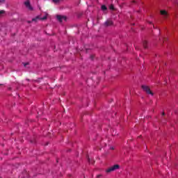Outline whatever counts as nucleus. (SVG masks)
Listing matches in <instances>:
<instances>
[{"instance_id":"f03ea898","label":"nucleus","mask_w":178,"mask_h":178,"mask_svg":"<svg viewBox=\"0 0 178 178\" xmlns=\"http://www.w3.org/2000/svg\"><path fill=\"white\" fill-rule=\"evenodd\" d=\"M49 15L47 13H44L43 17L38 16L35 18H33L32 19V22H37V20H47V18L48 17Z\"/></svg>"},{"instance_id":"ddd939ff","label":"nucleus","mask_w":178,"mask_h":178,"mask_svg":"<svg viewBox=\"0 0 178 178\" xmlns=\"http://www.w3.org/2000/svg\"><path fill=\"white\" fill-rule=\"evenodd\" d=\"M27 65H29V63H24V67H26L27 66Z\"/></svg>"},{"instance_id":"aec40b11","label":"nucleus","mask_w":178,"mask_h":178,"mask_svg":"<svg viewBox=\"0 0 178 178\" xmlns=\"http://www.w3.org/2000/svg\"><path fill=\"white\" fill-rule=\"evenodd\" d=\"M132 2H134V3L135 1H133Z\"/></svg>"},{"instance_id":"20e7f679","label":"nucleus","mask_w":178,"mask_h":178,"mask_svg":"<svg viewBox=\"0 0 178 178\" xmlns=\"http://www.w3.org/2000/svg\"><path fill=\"white\" fill-rule=\"evenodd\" d=\"M24 5H25L26 8H27V9H29V10H33V6H31V4H30V1H25Z\"/></svg>"},{"instance_id":"1a4fd4ad","label":"nucleus","mask_w":178,"mask_h":178,"mask_svg":"<svg viewBox=\"0 0 178 178\" xmlns=\"http://www.w3.org/2000/svg\"><path fill=\"white\" fill-rule=\"evenodd\" d=\"M147 44H148V42H147L146 40L143 41V47H144V48L147 49L148 47H147Z\"/></svg>"},{"instance_id":"9b49d317","label":"nucleus","mask_w":178,"mask_h":178,"mask_svg":"<svg viewBox=\"0 0 178 178\" xmlns=\"http://www.w3.org/2000/svg\"><path fill=\"white\" fill-rule=\"evenodd\" d=\"M111 172H112V167L106 170V173H111Z\"/></svg>"},{"instance_id":"f257e3e1","label":"nucleus","mask_w":178,"mask_h":178,"mask_svg":"<svg viewBox=\"0 0 178 178\" xmlns=\"http://www.w3.org/2000/svg\"><path fill=\"white\" fill-rule=\"evenodd\" d=\"M141 88L143 90V91H145V92H146V94H149L150 95H154V92H152V91H151L149 86H147L145 85H142Z\"/></svg>"},{"instance_id":"9d476101","label":"nucleus","mask_w":178,"mask_h":178,"mask_svg":"<svg viewBox=\"0 0 178 178\" xmlns=\"http://www.w3.org/2000/svg\"><path fill=\"white\" fill-rule=\"evenodd\" d=\"M60 1L61 0H52V2H54V3H59Z\"/></svg>"},{"instance_id":"4468645a","label":"nucleus","mask_w":178,"mask_h":178,"mask_svg":"<svg viewBox=\"0 0 178 178\" xmlns=\"http://www.w3.org/2000/svg\"><path fill=\"white\" fill-rule=\"evenodd\" d=\"M112 10H115V7L112 6Z\"/></svg>"},{"instance_id":"2eb2a0df","label":"nucleus","mask_w":178,"mask_h":178,"mask_svg":"<svg viewBox=\"0 0 178 178\" xmlns=\"http://www.w3.org/2000/svg\"><path fill=\"white\" fill-rule=\"evenodd\" d=\"M149 24H152V22H149Z\"/></svg>"},{"instance_id":"6ab92c4d","label":"nucleus","mask_w":178,"mask_h":178,"mask_svg":"<svg viewBox=\"0 0 178 178\" xmlns=\"http://www.w3.org/2000/svg\"><path fill=\"white\" fill-rule=\"evenodd\" d=\"M88 161H89V162H90V159H88Z\"/></svg>"},{"instance_id":"0eeeda50","label":"nucleus","mask_w":178,"mask_h":178,"mask_svg":"<svg viewBox=\"0 0 178 178\" xmlns=\"http://www.w3.org/2000/svg\"><path fill=\"white\" fill-rule=\"evenodd\" d=\"M118 169H120V165L119 164H115L112 166V171L113 172L114 170H118Z\"/></svg>"},{"instance_id":"423d86ee","label":"nucleus","mask_w":178,"mask_h":178,"mask_svg":"<svg viewBox=\"0 0 178 178\" xmlns=\"http://www.w3.org/2000/svg\"><path fill=\"white\" fill-rule=\"evenodd\" d=\"M111 24H112V19H108V20L104 23L105 27H109V26H111Z\"/></svg>"},{"instance_id":"f8f14e48","label":"nucleus","mask_w":178,"mask_h":178,"mask_svg":"<svg viewBox=\"0 0 178 178\" xmlns=\"http://www.w3.org/2000/svg\"><path fill=\"white\" fill-rule=\"evenodd\" d=\"M3 14H5L4 10H0V16H2Z\"/></svg>"},{"instance_id":"dca6fc26","label":"nucleus","mask_w":178,"mask_h":178,"mask_svg":"<svg viewBox=\"0 0 178 178\" xmlns=\"http://www.w3.org/2000/svg\"><path fill=\"white\" fill-rule=\"evenodd\" d=\"M162 115H163V116H165V113H163Z\"/></svg>"},{"instance_id":"6e6552de","label":"nucleus","mask_w":178,"mask_h":178,"mask_svg":"<svg viewBox=\"0 0 178 178\" xmlns=\"http://www.w3.org/2000/svg\"><path fill=\"white\" fill-rule=\"evenodd\" d=\"M102 10H103L104 13H106V10H108V8L106 6H102Z\"/></svg>"},{"instance_id":"39448f33","label":"nucleus","mask_w":178,"mask_h":178,"mask_svg":"<svg viewBox=\"0 0 178 178\" xmlns=\"http://www.w3.org/2000/svg\"><path fill=\"white\" fill-rule=\"evenodd\" d=\"M66 17L63 16V15H57V20H58V22H63V20H65V22H66Z\"/></svg>"},{"instance_id":"a211bd4d","label":"nucleus","mask_w":178,"mask_h":178,"mask_svg":"<svg viewBox=\"0 0 178 178\" xmlns=\"http://www.w3.org/2000/svg\"><path fill=\"white\" fill-rule=\"evenodd\" d=\"M97 177H101V175H98Z\"/></svg>"},{"instance_id":"f3484780","label":"nucleus","mask_w":178,"mask_h":178,"mask_svg":"<svg viewBox=\"0 0 178 178\" xmlns=\"http://www.w3.org/2000/svg\"><path fill=\"white\" fill-rule=\"evenodd\" d=\"M110 9H112V6H110Z\"/></svg>"},{"instance_id":"7ed1b4c3","label":"nucleus","mask_w":178,"mask_h":178,"mask_svg":"<svg viewBox=\"0 0 178 178\" xmlns=\"http://www.w3.org/2000/svg\"><path fill=\"white\" fill-rule=\"evenodd\" d=\"M160 14L161 15V16H163L164 20H166V19L169 17V13H168V12L165 10H160Z\"/></svg>"}]
</instances>
